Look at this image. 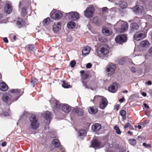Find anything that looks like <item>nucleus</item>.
Instances as JSON below:
<instances>
[{
  "label": "nucleus",
  "instance_id": "f257e3e1",
  "mask_svg": "<svg viewBox=\"0 0 152 152\" xmlns=\"http://www.w3.org/2000/svg\"><path fill=\"white\" fill-rule=\"evenodd\" d=\"M55 102V106L53 107V110L55 109L61 108L62 111L66 113H68L71 110L70 107L67 104H60L58 101L56 100Z\"/></svg>",
  "mask_w": 152,
  "mask_h": 152
},
{
  "label": "nucleus",
  "instance_id": "f03ea898",
  "mask_svg": "<svg viewBox=\"0 0 152 152\" xmlns=\"http://www.w3.org/2000/svg\"><path fill=\"white\" fill-rule=\"evenodd\" d=\"M109 47L106 44H104L101 46L100 51L98 52L99 56H104L107 55L109 53Z\"/></svg>",
  "mask_w": 152,
  "mask_h": 152
},
{
  "label": "nucleus",
  "instance_id": "7ed1b4c3",
  "mask_svg": "<svg viewBox=\"0 0 152 152\" xmlns=\"http://www.w3.org/2000/svg\"><path fill=\"white\" fill-rule=\"evenodd\" d=\"M64 15L66 16H67L69 19L73 20H76L79 18V14L76 11L65 13H64Z\"/></svg>",
  "mask_w": 152,
  "mask_h": 152
},
{
  "label": "nucleus",
  "instance_id": "20e7f679",
  "mask_svg": "<svg viewBox=\"0 0 152 152\" xmlns=\"http://www.w3.org/2000/svg\"><path fill=\"white\" fill-rule=\"evenodd\" d=\"M146 37V34L143 32H136L134 34L133 36L134 39L137 41L140 40Z\"/></svg>",
  "mask_w": 152,
  "mask_h": 152
},
{
  "label": "nucleus",
  "instance_id": "39448f33",
  "mask_svg": "<svg viewBox=\"0 0 152 152\" xmlns=\"http://www.w3.org/2000/svg\"><path fill=\"white\" fill-rule=\"evenodd\" d=\"M94 11V8L92 6H89L84 12V15L87 18H91L93 15Z\"/></svg>",
  "mask_w": 152,
  "mask_h": 152
},
{
  "label": "nucleus",
  "instance_id": "423d86ee",
  "mask_svg": "<svg viewBox=\"0 0 152 152\" xmlns=\"http://www.w3.org/2000/svg\"><path fill=\"white\" fill-rule=\"evenodd\" d=\"M116 68V65L112 64H110L108 66L106 70L108 72L109 75H111L114 73Z\"/></svg>",
  "mask_w": 152,
  "mask_h": 152
},
{
  "label": "nucleus",
  "instance_id": "0eeeda50",
  "mask_svg": "<svg viewBox=\"0 0 152 152\" xmlns=\"http://www.w3.org/2000/svg\"><path fill=\"white\" fill-rule=\"evenodd\" d=\"M62 13L58 11L52 12L51 13V18L55 20H58L61 18L62 16Z\"/></svg>",
  "mask_w": 152,
  "mask_h": 152
},
{
  "label": "nucleus",
  "instance_id": "6e6552de",
  "mask_svg": "<svg viewBox=\"0 0 152 152\" xmlns=\"http://www.w3.org/2000/svg\"><path fill=\"white\" fill-rule=\"evenodd\" d=\"M12 9L11 4L8 1L6 2V5L4 7V12L6 13L9 14L12 11Z\"/></svg>",
  "mask_w": 152,
  "mask_h": 152
},
{
  "label": "nucleus",
  "instance_id": "1a4fd4ad",
  "mask_svg": "<svg viewBox=\"0 0 152 152\" xmlns=\"http://www.w3.org/2000/svg\"><path fill=\"white\" fill-rule=\"evenodd\" d=\"M122 22V23L121 24V29H120L119 31L120 32H123L126 31L128 28V24L126 22H124L122 21H119L117 22V24L119 23L120 22Z\"/></svg>",
  "mask_w": 152,
  "mask_h": 152
},
{
  "label": "nucleus",
  "instance_id": "9d476101",
  "mask_svg": "<svg viewBox=\"0 0 152 152\" xmlns=\"http://www.w3.org/2000/svg\"><path fill=\"white\" fill-rule=\"evenodd\" d=\"M126 39V37L124 35H120L116 37L115 41L117 42L121 43L125 42Z\"/></svg>",
  "mask_w": 152,
  "mask_h": 152
},
{
  "label": "nucleus",
  "instance_id": "9b49d317",
  "mask_svg": "<svg viewBox=\"0 0 152 152\" xmlns=\"http://www.w3.org/2000/svg\"><path fill=\"white\" fill-rule=\"evenodd\" d=\"M61 23L60 22H55L53 26V30L54 33H57L61 29Z\"/></svg>",
  "mask_w": 152,
  "mask_h": 152
},
{
  "label": "nucleus",
  "instance_id": "f8f14e48",
  "mask_svg": "<svg viewBox=\"0 0 152 152\" xmlns=\"http://www.w3.org/2000/svg\"><path fill=\"white\" fill-rule=\"evenodd\" d=\"M150 43L147 40L142 41L140 43V46L142 48V50H144L145 48H148L149 46Z\"/></svg>",
  "mask_w": 152,
  "mask_h": 152
},
{
  "label": "nucleus",
  "instance_id": "ddd939ff",
  "mask_svg": "<svg viewBox=\"0 0 152 152\" xmlns=\"http://www.w3.org/2000/svg\"><path fill=\"white\" fill-rule=\"evenodd\" d=\"M118 88L117 84L116 83H114L109 87L108 90L112 93H115L117 91Z\"/></svg>",
  "mask_w": 152,
  "mask_h": 152
},
{
  "label": "nucleus",
  "instance_id": "4468645a",
  "mask_svg": "<svg viewBox=\"0 0 152 152\" xmlns=\"http://www.w3.org/2000/svg\"><path fill=\"white\" fill-rule=\"evenodd\" d=\"M39 124L38 123H31L29 128L28 129V131L30 133H32L31 129L33 130L36 129L39 127Z\"/></svg>",
  "mask_w": 152,
  "mask_h": 152
},
{
  "label": "nucleus",
  "instance_id": "2eb2a0df",
  "mask_svg": "<svg viewBox=\"0 0 152 152\" xmlns=\"http://www.w3.org/2000/svg\"><path fill=\"white\" fill-rule=\"evenodd\" d=\"M107 99L104 97L100 101L99 104L100 108L102 109H104L107 106Z\"/></svg>",
  "mask_w": 152,
  "mask_h": 152
},
{
  "label": "nucleus",
  "instance_id": "dca6fc26",
  "mask_svg": "<svg viewBox=\"0 0 152 152\" xmlns=\"http://www.w3.org/2000/svg\"><path fill=\"white\" fill-rule=\"evenodd\" d=\"M91 147H92L95 148H100L101 147L100 146V142L97 140H93L91 141Z\"/></svg>",
  "mask_w": 152,
  "mask_h": 152
},
{
  "label": "nucleus",
  "instance_id": "f3484780",
  "mask_svg": "<svg viewBox=\"0 0 152 152\" xmlns=\"http://www.w3.org/2000/svg\"><path fill=\"white\" fill-rule=\"evenodd\" d=\"M42 115L44 118L47 120L48 121H49V123L50 122L51 117V114L50 112L45 111L42 114Z\"/></svg>",
  "mask_w": 152,
  "mask_h": 152
},
{
  "label": "nucleus",
  "instance_id": "a211bd4d",
  "mask_svg": "<svg viewBox=\"0 0 152 152\" xmlns=\"http://www.w3.org/2000/svg\"><path fill=\"white\" fill-rule=\"evenodd\" d=\"M102 32L106 36H109L112 34V31L110 29L105 26L103 27Z\"/></svg>",
  "mask_w": 152,
  "mask_h": 152
},
{
  "label": "nucleus",
  "instance_id": "6ab92c4d",
  "mask_svg": "<svg viewBox=\"0 0 152 152\" xmlns=\"http://www.w3.org/2000/svg\"><path fill=\"white\" fill-rule=\"evenodd\" d=\"M101 127V125L100 124L95 123L92 126V129L94 132H97L99 130Z\"/></svg>",
  "mask_w": 152,
  "mask_h": 152
},
{
  "label": "nucleus",
  "instance_id": "aec40b11",
  "mask_svg": "<svg viewBox=\"0 0 152 152\" xmlns=\"http://www.w3.org/2000/svg\"><path fill=\"white\" fill-rule=\"evenodd\" d=\"M98 111L97 108L96 107L93 106L90 107L88 108V111L89 113L92 114H94L97 112Z\"/></svg>",
  "mask_w": 152,
  "mask_h": 152
},
{
  "label": "nucleus",
  "instance_id": "412c9836",
  "mask_svg": "<svg viewBox=\"0 0 152 152\" xmlns=\"http://www.w3.org/2000/svg\"><path fill=\"white\" fill-rule=\"evenodd\" d=\"M89 74L88 73H85L81 75L82 78V82L84 86L86 87V81H85V80H87L88 78Z\"/></svg>",
  "mask_w": 152,
  "mask_h": 152
},
{
  "label": "nucleus",
  "instance_id": "4be33fe9",
  "mask_svg": "<svg viewBox=\"0 0 152 152\" xmlns=\"http://www.w3.org/2000/svg\"><path fill=\"white\" fill-rule=\"evenodd\" d=\"M91 49L89 47H84L82 50V55L86 56L89 54L90 51Z\"/></svg>",
  "mask_w": 152,
  "mask_h": 152
},
{
  "label": "nucleus",
  "instance_id": "5701e85b",
  "mask_svg": "<svg viewBox=\"0 0 152 152\" xmlns=\"http://www.w3.org/2000/svg\"><path fill=\"white\" fill-rule=\"evenodd\" d=\"M3 100L6 103H9L8 104H11L10 102V98L7 94H4L2 97Z\"/></svg>",
  "mask_w": 152,
  "mask_h": 152
},
{
  "label": "nucleus",
  "instance_id": "b1692460",
  "mask_svg": "<svg viewBox=\"0 0 152 152\" xmlns=\"http://www.w3.org/2000/svg\"><path fill=\"white\" fill-rule=\"evenodd\" d=\"M0 89L3 91H6L8 89V86L4 82H2L0 83Z\"/></svg>",
  "mask_w": 152,
  "mask_h": 152
},
{
  "label": "nucleus",
  "instance_id": "393cba45",
  "mask_svg": "<svg viewBox=\"0 0 152 152\" xmlns=\"http://www.w3.org/2000/svg\"><path fill=\"white\" fill-rule=\"evenodd\" d=\"M115 4L119 5L120 7L122 9L125 8L127 6V3L126 2L123 1H120L118 3H115Z\"/></svg>",
  "mask_w": 152,
  "mask_h": 152
},
{
  "label": "nucleus",
  "instance_id": "a878e982",
  "mask_svg": "<svg viewBox=\"0 0 152 152\" xmlns=\"http://www.w3.org/2000/svg\"><path fill=\"white\" fill-rule=\"evenodd\" d=\"M130 30L132 31H134L137 30L139 28L138 25L136 23H133L131 24L130 26Z\"/></svg>",
  "mask_w": 152,
  "mask_h": 152
},
{
  "label": "nucleus",
  "instance_id": "bb28decb",
  "mask_svg": "<svg viewBox=\"0 0 152 152\" xmlns=\"http://www.w3.org/2000/svg\"><path fill=\"white\" fill-rule=\"evenodd\" d=\"M134 11L136 13H137L139 12H141L143 11V8L141 6L137 5L134 7Z\"/></svg>",
  "mask_w": 152,
  "mask_h": 152
},
{
  "label": "nucleus",
  "instance_id": "cd10ccee",
  "mask_svg": "<svg viewBox=\"0 0 152 152\" xmlns=\"http://www.w3.org/2000/svg\"><path fill=\"white\" fill-rule=\"evenodd\" d=\"M103 97L101 96H96L93 100V102L95 104L98 101H101Z\"/></svg>",
  "mask_w": 152,
  "mask_h": 152
},
{
  "label": "nucleus",
  "instance_id": "c85d7f7f",
  "mask_svg": "<svg viewBox=\"0 0 152 152\" xmlns=\"http://www.w3.org/2000/svg\"><path fill=\"white\" fill-rule=\"evenodd\" d=\"M17 24L19 26V28L23 27L25 25L24 21L21 18L19 19L18 20L17 22Z\"/></svg>",
  "mask_w": 152,
  "mask_h": 152
},
{
  "label": "nucleus",
  "instance_id": "c756f323",
  "mask_svg": "<svg viewBox=\"0 0 152 152\" xmlns=\"http://www.w3.org/2000/svg\"><path fill=\"white\" fill-rule=\"evenodd\" d=\"M86 132L85 130L82 129L79 130L78 132V136L82 138L86 134Z\"/></svg>",
  "mask_w": 152,
  "mask_h": 152
},
{
  "label": "nucleus",
  "instance_id": "7c9ffc66",
  "mask_svg": "<svg viewBox=\"0 0 152 152\" xmlns=\"http://www.w3.org/2000/svg\"><path fill=\"white\" fill-rule=\"evenodd\" d=\"M126 58H121L117 60V63L123 65L126 62Z\"/></svg>",
  "mask_w": 152,
  "mask_h": 152
},
{
  "label": "nucleus",
  "instance_id": "2f4dec72",
  "mask_svg": "<svg viewBox=\"0 0 152 152\" xmlns=\"http://www.w3.org/2000/svg\"><path fill=\"white\" fill-rule=\"evenodd\" d=\"M29 120L31 123H38V120L34 115H32L29 118Z\"/></svg>",
  "mask_w": 152,
  "mask_h": 152
},
{
  "label": "nucleus",
  "instance_id": "473e14b6",
  "mask_svg": "<svg viewBox=\"0 0 152 152\" xmlns=\"http://www.w3.org/2000/svg\"><path fill=\"white\" fill-rule=\"evenodd\" d=\"M67 26L68 28L69 29L75 27V23L73 21L70 22L68 23Z\"/></svg>",
  "mask_w": 152,
  "mask_h": 152
},
{
  "label": "nucleus",
  "instance_id": "72a5a7b5",
  "mask_svg": "<svg viewBox=\"0 0 152 152\" xmlns=\"http://www.w3.org/2000/svg\"><path fill=\"white\" fill-rule=\"evenodd\" d=\"M52 144L55 147H58L60 145V142L58 140L54 139L52 141Z\"/></svg>",
  "mask_w": 152,
  "mask_h": 152
},
{
  "label": "nucleus",
  "instance_id": "f704fd0d",
  "mask_svg": "<svg viewBox=\"0 0 152 152\" xmlns=\"http://www.w3.org/2000/svg\"><path fill=\"white\" fill-rule=\"evenodd\" d=\"M50 18H47L43 20L42 23L44 26H46L50 23Z\"/></svg>",
  "mask_w": 152,
  "mask_h": 152
},
{
  "label": "nucleus",
  "instance_id": "c9c22d12",
  "mask_svg": "<svg viewBox=\"0 0 152 152\" xmlns=\"http://www.w3.org/2000/svg\"><path fill=\"white\" fill-rule=\"evenodd\" d=\"M76 112L79 115H82L84 113L83 110L80 108H77L76 109Z\"/></svg>",
  "mask_w": 152,
  "mask_h": 152
},
{
  "label": "nucleus",
  "instance_id": "e433bc0d",
  "mask_svg": "<svg viewBox=\"0 0 152 152\" xmlns=\"http://www.w3.org/2000/svg\"><path fill=\"white\" fill-rule=\"evenodd\" d=\"M62 86L64 88H69L71 87V86L70 85L68 84V83H66L64 81H62Z\"/></svg>",
  "mask_w": 152,
  "mask_h": 152
},
{
  "label": "nucleus",
  "instance_id": "4c0bfd02",
  "mask_svg": "<svg viewBox=\"0 0 152 152\" xmlns=\"http://www.w3.org/2000/svg\"><path fill=\"white\" fill-rule=\"evenodd\" d=\"M93 21L97 25H99L100 24V22L98 18L97 17L94 18L93 19Z\"/></svg>",
  "mask_w": 152,
  "mask_h": 152
},
{
  "label": "nucleus",
  "instance_id": "58836bf2",
  "mask_svg": "<svg viewBox=\"0 0 152 152\" xmlns=\"http://www.w3.org/2000/svg\"><path fill=\"white\" fill-rule=\"evenodd\" d=\"M129 143L133 145H135L136 143V140L134 139H130L129 140Z\"/></svg>",
  "mask_w": 152,
  "mask_h": 152
},
{
  "label": "nucleus",
  "instance_id": "ea45409f",
  "mask_svg": "<svg viewBox=\"0 0 152 152\" xmlns=\"http://www.w3.org/2000/svg\"><path fill=\"white\" fill-rule=\"evenodd\" d=\"M114 129L116 131V132L118 134H120L121 133V131L119 127L117 126H115L114 127Z\"/></svg>",
  "mask_w": 152,
  "mask_h": 152
},
{
  "label": "nucleus",
  "instance_id": "a19ab883",
  "mask_svg": "<svg viewBox=\"0 0 152 152\" xmlns=\"http://www.w3.org/2000/svg\"><path fill=\"white\" fill-rule=\"evenodd\" d=\"M9 91L12 93H18V94H20V90L18 89H12L10 90Z\"/></svg>",
  "mask_w": 152,
  "mask_h": 152
},
{
  "label": "nucleus",
  "instance_id": "79ce46f5",
  "mask_svg": "<svg viewBox=\"0 0 152 152\" xmlns=\"http://www.w3.org/2000/svg\"><path fill=\"white\" fill-rule=\"evenodd\" d=\"M37 82V80L35 78H33L32 79L31 81V83L33 85V86L34 87L35 84H36Z\"/></svg>",
  "mask_w": 152,
  "mask_h": 152
},
{
  "label": "nucleus",
  "instance_id": "37998d69",
  "mask_svg": "<svg viewBox=\"0 0 152 152\" xmlns=\"http://www.w3.org/2000/svg\"><path fill=\"white\" fill-rule=\"evenodd\" d=\"M27 48L29 50L32 51L34 49V46L33 45H30L28 46Z\"/></svg>",
  "mask_w": 152,
  "mask_h": 152
},
{
  "label": "nucleus",
  "instance_id": "c03bdc74",
  "mask_svg": "<svg viewBox=\"0 0 152 152\" xmlns=\"http://www.w3.org/2000/svg\"><path fill=\"white\" fill-rule=\"evenodd\" d=\"M27 11L26 9L23 8L22 9L21 14L23 16H24L27 14Z\"/></svg>",
  "mask_w": 152,
  "mask_h": 152
},
{
  "label": "nucleus",
  "instance_id": "a18cd8bd",
  "mask_svg": "<svg viewBox=\"0 0 152 152\" xmlns=\"http://www.w3.org/2000/svg\"><path fill=\"white\" fill-rule=\"evenodd\" d=\"M126 114V112L124 110H122L120 112V115L122 116H124Z\"/></svg>",
  "mask_w": 152,
  "mask_h": 152
},
{
  "label": "nucleus",
  "instance_id": "49530a36",
  "mask_svg": "<svg viewBox=\"0 0 152 152\" xmlns=\"http://www.w3.org/2000/svg\"><path fill=\"white\" fill-rule=\"evenodd\" d=\"M76 64V62L74 61H72L70 64L72 67H73L75 66Z\"/></svg>",
  "mask_w": 152,
  "mask_h": 152
},
{
  "label": "nucleus",
  "instance_id": "de8ad7c7",
  "mask_svg": "<svg viewBox=\"0 0 152 152\" xmlns=\"http://www.w3.org/2000/svg\"><path fill=\"white\" fill-rule=\"evenodd\" d=\"M72 39V38L71 36L69 35L67 36L66 40L68 42H71Z\"/></svg>",
  "mask_w": 152,
  "mask_h": 152
},
{
  "label": "nucleus",
  "instance_id": "09e8293b",
  "mask_svg": "<svg viewBox=\"0 0 152 152\" xmlns=\"http://www.w3.org/2000/svg\"><path fill=\"white\" fill-rule=\"evenodd\" d=\"M129 127V128L130 129H131V128L132 127V126L131 124H130L129 123H128L126 124L125 125L124 127V128L125 129H126Z\"/></svg>",
  "mask_w": 152,
  "mask_h": 152
},
{
  "label": "nucleus",
  "instance_id": "8fccbe9b",
  "mask_svg": "<svg viewBox=\"0 0 152 152\" xmlns=\"http://www.w3.org/2000/svg\"><path fill=\"white\" fill-rule=\"evenodd\" d=\"M142 144L146 148L151 147L150 144H147L146 143H143Z\"/></svg>",
  "mask_w": 152,
  "mask_h": 152
},
{
  "label": "nucleus",
  "instance_id": "3c124183",
  "mask_svg": "<svg viewBox=\"0 0 152 152\" xmlns=\"http://www.w3.org/2000/svg\"><path fill=\"white\" fill-rule=\"evenodd\" d=\"M91 67V64L90 63L87 64L86 65V67L87 68H90Z\"/></svg>",
  "mask_w": 152,
  "mask_h": 152
},
{
  "label": "nucleus",
  "instance_id": "603ef678",
  "mask_svg": "<svg viewBox=\"0 0 152 152\" xmlns=\"http://www.w3.org/2000/svg\"><path fill=\"white\" fill-rule=\"evenodd\" d=\"M131 70L132 72H135L136 70V69L134 67H131Z\"/></svg>",
  "mask_w": 152,
  "mask_h": 152
},
{
  "label": "nucleus",
  "instance_id": "864d4df0",
  "mask_svg": "<svg viewBox=\"0 0 152 152\" xmlns=\"http://www.w3.org/2000/svg\"><path fill=\"white\" fill-rule=\"evenodd\" d=\"M59 152H65V149L64 148L60 147Z\"/></svg>",
  "mask_w": 152,
  "mask_h": 152
},
{
  "label": "nucleus",
  "instance_id": "5fc2aeb1",
  "mask_svg": "<svg viewBox=\"0 0 152 152\" xmlns=\"http://www.w3.org/2000/svg\"><path fill=\"white\" fill-rule=\"evenodd\" d=\"M145 84L150 85H151V81L148 80V81L145 82Z\"/></svg>",
  "mask_w": 152,
  "mask_h": 152
},
{
  "label": "nucleus",
  "instance_id": "6e6d98bb",
  "mask_svg": "<svg viewBox=\"0 0 152 152\" xmlns=\"http://www.w3.org/2000/svg\"><path fill=\"white\" fill-rule=\"evenodd\" d=\"M7 143L5 141L3 142L1 144V146L3 147H4L6 145Z\"/></svg>",
  "mask_w": 152,
  "mask_h": 152
},
{
  "label": "nucleus",
  "instance_id": "4d7b16f0",
  "mask_svg": "<svg viewBox=\"0 0 152 152\" xmlns=\"http://www.w3.org/2000/svg\"><path fill=\"white\" fill-rule=\"evenodd\" d=\"M149 52L151 54V55H152V47L150 48L149 50Z\"/></svg>",
  "mask_w": 152,
  "mask_h": 152
},
{
  "label": "nucleus",
  "instance_id": "13d9d810",
  "mask_svg": "<svg viewBox=\"0 0 152 152\" xmlns=\"http://www.w3.org/2000/svg\"><path fill=\"white\" fill-rule=\"evenodd\" d=\"M135 128H138L139 129H140L142 128L141 126L140 125H138V126H135Z\"/></svg>",
  "mask_w": 152,
  "mask_h": 152
},
{
  "label": "nucleus",
  "instance_id": "bf43d9fd",
  "mask_svg": "<svg viewBox=\"0 0 152 152\" xmlns=\"http://www.w3.org/2000/svg\"><path fill=\"white\" fill-rule=\"evenodd\" d=\"M4 41L6 43H8V40L7 39L6 37L4 38Z\"/></svg>",
  "mask_w": 152,
  "mask_h": 152
},
{
  "label": "nucleus",
  "instance_id": "052dcab7",
  "mask_svg": "<svg viewBox=\"0 0 152 152\" xmlns=\"http://www.w3.org/2000/svg\"><path fill=\"white\" fill-rule=\"evenodd\" d=\"M143 104H144V107L145 108H149V106L147 104H145V103H144Z\"/></svg>",
  "mask_w": 152,
  "mask_h": 152
},
{
  "label": "nucleus",
  "instance_id": "680f3d73",
  "mask_svg": "<svg viewBox=\"0 0 152 152\" xmlns=\"http://www.w3.org/2000/svg\"><path fill=\"white\" fill-rule=\"evenodd\" d=\"M142 95L143 96H146L147 95V94L146 93L144 92H141Z\"/></svg>",
  "mask_w": 152,
  "mask_h": 152
},
{
  "label": "nucleus",
  "instance_id": "e2e57ef3",
  "mask_svg": "<svg viewBox=\"0 0 152 152\" xmlns=\"http://www.w3.org/2000/svg\"><path fill=\"white\" fill-rule=\"evenodd\" d=\"M108 9L106 7H104L102 8V10L103 11H104L107 10Z\"/></svg>",
  "mask_w": 152,
  "mask_h": 152
},
{
  "label": "nucleus",
  "instance_id": "0e129e2a",
  "mask_svg": "<svg viewBox=\"0 0 152 152\" xmlns=\"http://www.w3.org/2000/svg\"><path fill=\"white\" fill-rule=\"evenodd\" d=\"M4 15L2 13H0V19L3 18L4 17Z\"/></svg>",
  "mask_w": 152,
  "mask_h": 152
},
{
  "label": "nucleus",
  "instance_id": "69168bd1",
  "mask_svg": "<svg viewBox=\"0 0 152 152\" xmlns=\"http://www.w3.org/2000/svg\"><path fill=\"white\" fill-rule=\"evenodd\" d=\"M127 133L128 134H130V135H132L133 134L132 132H130V131H128L127 132Z\"/></svg>",
  "mask_w": 152,
  "mask_h": 152
},
{
  "label": "nucleus",
  "instance_id": "338daca9",
  "mask_svg": "<svg viewBox=\"0 0 152 152\" xmlns=\"http://www.w3.org/2000/svg\"><path fill=\"white\" fill-rule=\"evenodd\" d=\"M148 18L152 22V16L150 15H148Z\"/></svg>",
  "mask_w": 152,
  "mask_h": 152
},
{
  "label": "nucleus",
  "instance_id": "774afa93",
  "mask_svg": "<svg viewBox=\"0 0 152 152\" xmlns=\"http://www.w3.org/2000/svg\"><path fill=\"white\" fill-rule=\"evenodd\" d=\"M124 98H122L121 99H119V101L121 102H123L124 101Z\"/></svg>",
  "mask_w": 152,
  "mask_h": 152
}]
</instances>
